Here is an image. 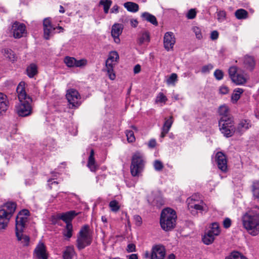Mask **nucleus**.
Returning a JSON list of instances; mask_svg holds the SVG:
<instances>
[{
    "instance_id": "nucleus-51",
    "label": "nucleus",
    "mask_w": 259,
    "mask_h": 259,
    "mask_svg": "<svg viewBox=\"0 0 259 259\" xmlns=\"http://www.w3.org/2000/svg\"><path fill=\"white\" fill-rule=\"evenodd\" d=\"M196 12L195 10L194 9H191L188 11L187 14V17L188 19H193L196 17Z\"/></svg>"
},
{
    "instance_id": "nucleus-30",
    "label": "nucleus",
    "mask_w": 259,
    "mask_h": 259,
    "mask_svg": "<svg viewBox=\"0 0 259 259\" xmlns=\"http://www.w3.org/2000/svg\"><path fill=\"white\" fill-rule=\"evenodd\" d=\"M74 255L75 251L73 246H67L63 252V258L64 259H72Z\"/></svg>"
},
{
    "instance_id": "nucleus-47",
    "label": "nucleus",
    "mask_w": 259,
    "mask_h": 259,
    "mask_svg": "<svg viewBox=\"0 0 259 259\" xmlns=\"http://www.w3.org/2000/svg\"><path fill=\"white\" fill-rule=\"evenodd\" d=\"M218 19L219 21L222 22L226 19V13L225 11H220L217 12Z\"/></svg>"
},
{
    "instance_id": "nucleus-9",
    "label": "nucleus",
    "mask_w": 259,
    "mask_h": 259,
    "mask_svg": "<svg viewBox=\"0 0 259 259\" xmlns=\"http://www.w3.org/2000/svg\"><path fill=\"white\" fill-rule=\"evenodd\" d=\"M11 32L15 38H20L26 33V26L23 23L15 21L12 25Z\"/></svg>"
},
{
    "instance_id": "nucleus-38",
    "label": "nucleus",
    "mask_w": 259,
    "mask_h": 259,
    "mask_svg": "<svg viewBox=\"0 0 259 259\" xmlns=\"http://www.w3.org/2000/svg\"><path fill=\"white\" fill-rule=\"evenodd\" d=\"M165 121L162 127V129L167 132H169L172 123L173 117L172 116H170L168 118H165Z\"/></svg>"
},
{
    "instance_id": "nucleus-37",
    "label": "nucleus",
    "mask_w": 259,
    "mask_h": 259,
    "mask_svg": "<svg viewBox=\"0 0 259 259\" xmlns=\"http://www.w3.org/2000/svg\"><path fill=\"white\" fill-rule=\"evenodd\" d=\"M244 90L241 88H237L234 90L231 96V100L233 102H236L240 98V95L243 93Z\"/></svg>"
},
{
    "instance_id": "nucleus-13",
    "label": "nucleus",
    "mask_w": 259,
    "mask_h": 259,
    "mask_svg": "<svg viewBox=\"0 0 259 259\" xmlns=\"http://www.w3.org/2000/svg\"><path fill=\"white\" fill-rule=\"evenodd\" d=\"M194 199L193 198H188L187 199V203L188 204V208L193 214H195L196 212L193 210L195 209L196 211H202L204 210L206 208V205L202 201L199 202H195Z\"/></svg>"
},
{
    "instance_id": "nucleus-35",
    "label": "nucleus",
    "mask_w": 259,
    "mask_h": 259,
    "mask_svg": "<svg viewBox=\"0 0 259 259\" xmlns=\"http://www.w3.org/2000/svg\"><path fill=\"white\" fill-rule=\"evenodd\" d=\"M150 34L148 31L143 32L138 39V43L140 45L149 42L150 41Z\"/></svg>"
},
{
    "instance_id": "nucleus-36",
    "label": "nucleus",
    "mask_w": 259,
    "mask_h": 259,
    "mask_svg": "<svg viewBox=\"0 0 259 259\" xmlns=\"http://www.w3.org/2000/svg\"><path fill=\"white\" fill-rule=\"evenodd\" d=\"M208 231L215 236H218L221 232L219 224L217 222L212 223L211 224L210 229Z\"/></svg>"
},
{
    "instance_id": "nucleus-24",
    "label": "nucleus",
    "mask_w": 259,
    "mask_h": 259,
    "mask_svg": "<svg viewBox=\"0 0 259 259\" xmlns=\"http://www.w3.org/2000/svg\"><path fill=\"white\" fill-rule=\"evenodd\" d=\"M94 150L91 149L90 154L88 158V167L92 171H95L97 169V165L94 158Z\"/></svg>"
},
{
    "instance_id": "nucleus-7",
    "label": "nucleus",
    "mask_w": 259,
    "mask_h": 259,
    "mask_svg": "<svg viewBox=\"0 0 259 259\" xmlns=\"http://www.w3.org/2000/svg\"><path fill=\"white\" fill-rule=\"evenodd\" d=\"M66 97L68 102L71 105L70 108L78 107L80 104V96L77 90L74 89H70L67 91Z\"/></svg>"
},
{
    "instance_id": "nucleus-4",
    "label": "nucleus",
    "mask_w": 259,
    "mask_h": 259,
    "mask_svg": "<svg viewBox=\"0 0 259 259\" xmlns=\"http://www.w3.org/2000/svg\"><path fill=\"white\" fill-rule=\"evenodd\" d=\"M145 160L143 154L137 151L134 153L132 157L130 170L133 177L139 176L144 168Z\"/></svg>"
},
{
    "instance_id": "nucleus-41",
    "label": "nucleus",
    "mask_w": 259,
    "mask_h": 259,
    "mask_svg": "<svg viewBox=\"0 0 259 259\" xmlns=\"http://www.w3.org/2000/svg\"><path fill=\"white\" fill-rule=\"evenodd\" d=\"M111 4L112 1L111 0H101L99 3V5L103 6L104 11L105 14L108 13L109 9Z\"/></svg>"
},
{
    "instance_id": "nucleus-60",
    "label": "nucleus",
    "mask_w": 259,
    "mask_h": 259,
    "mask_svg": "<svg viewBox=\"0 0 259 259\" xmlns=\"http://www.w3.org/2000/svg\"><path fill=\"white\" fill-rule=\"evenodd\" d=\"M156 142L155 140L151 139L149 141L148 146L150 148H154L156 146Z\"/></svg>"
},
{
    "instance_id": "nucleus-8",
    "label": "nucleus",
    "mask_w": 259,
    "mask_h": 259,
    "mask_svg": "<svg viewBox=\"0 0 259 259\" xmlns=\"http://www.w3.org/2000/svg\"><path fill=\"white\" fill-rule=\"evenodd\" d=\"M229 76L233 82L237 85H241L246 82V79L244 75L240 73L238 69L236 66H233L229 68Z\"/></svg>"
},
{
    "instance_id": "nucleus-29",
    "label": "nucleus",
    "mask_w": 259,
    "mask_h": 259,
    "mask_svg": "<svg viewBox=\"0 0 259 259\" xmlns=\"http://www.w3.org/2000/svg\"><path fill=\"white\" fill-rule=\"evenodd\" d=\"M37 67L34 63L30 64L26 68L27 74L30 78L33 77L37 74Z\"/></svg>"
},
{
    "instance_id": "nucleus-11",
    "label": "nucleus",
    "mask_w": 259,
    "mask_h": 259,
    "mask_svg": "<svg viewBox=\"0 0 259 259\" xmlns=\"http://www.w3.org/2000/svg\"><path fill=\"white\" fill-rule=\"evenodd\" d=\"M64 62L68 67H83L87 65L88 61L85 59L76 60L74 57L66 56L64 59Z\"/></svg>"
},
{
    "instance_id": "nucleus-52",
    "label": "nucleus",
    "mask_w": 259,
    "mask_h": 259,
    "mask_svg": "<svg viewBox=\"0 0 259 259\" xmlns=\"http://www.w3.org/2000/svg\"><path fill=\"white\" fill-rule=\"evenodd\" d=\"M212 68H213V66L210 64H209L204 65L202 67L201 72L204 73H207V72H209V71L210 70H211Z\"/></svg>"
},
{
    "instance_id": "nucleus-45",
    "label": "nucleus",
    "mask_w": 259,
    "mask_h": 259,
    "mask_svg": "<svg viewBox=\"0 0 259 259\" xmlns=\"http://www.w3.org/2000/svg\"><path fill=\"white\" fill-rule=\"evenodd\" d=\"M231 259H247L245 256L238 251L232 252L229 256Z\"/></svg>"
},
{
    "instance_id": "nucleus-48",
    "label": "nucleus",
    "mask_w": 259,
    "mask_h": 259,
    "mask_svg": "<svg viewBox=\"0 0 259 259\" xmlns=\"http://www.w3.org/2000/svg\"><path fill=\"white\" fill-rule=\"evenodd\" d=\"M214 76L217 80H221L224 76L223 72L220 69H217L214 72Z\"/></svg>"
},
{
    "instance_id": "nucleus-49",
    "label": "nucleus",
    "mask_w": 259,
    "mask_h": 259,
    "mask_svg": "<svg viewBox=\"0 0 259 259\" xmlns=\"http://www.w3.org/2000/svg\"><path fill=\"white\" fill-rule=\"evenodd\" d=\"M177 77L178 76L176 73H172L167 79L166 82L168 84L173 83L177 80Z\"/></svg>"
},
{
    "instance_id": "nucleus-3",
    "label": "nucleus",
    "mask_w": 259,
    "mask_h": 259,
    "mask_svg": "<svg viewBox=\"0 0 259 259\" xmlns=\"http://www.w3.org/2000/svg\"><path fill=\"white\" fill-rule=\"evenodd\" d=\"M177 218L176 212L174 209L170 208L163 209L160 220L162 229L165 231H169L174 229L176 226Z\"/></svg>"
},
{
    "instance_id": "nucleus-28",
    "label": "nucleus",
    "mask_w": 259,
    "mask_h": 259,
    "mask_svg": "<svg viewBox=\"0 0 259 259\" xmlns=\"http://www.w3.org/2000/svg\"><path fill=\"white\" fill-rule=\"evenodd\" d=\"M119 59V55L116 51H111L110 52L108 58L106 62V65H113V63H115Z\"/></svg>"
},
{
    "instance_id": "nucleus-23",
    "label": "nucleus",
    "mask_w": 259,
    "mask_h": 259,
    "mask_svg": "<svg viewBox=\"0 0 259 259\" xmlns=\"http://www.w3.org/2000/svg\"><path fill=\"white\" fill-rule=\"evenodd\" d=\"M77 215L75 211H69L61 214L59 218L66 223V224H71L72 219Z\"/></svg>"
},
{
    "instance_id": "nucleus-39",
    "label": "nucleus",
    "mask_w": 259,
    "mask_h": 259,
    "mask_svg": "<svg viewBox=\"0 0 259 259\" xmlns=\"http://www.w3.org/2000/svg\"><path fill=\"white\" fill-rule=\"evenodd\" d=\"M3 52L4 53V55L11 61H15L16 60V57L13 51L9 49H5Z\"/></svg>"
},
{
    "instance_id": "nucleus-54",
    "label": "nucleus",
    "mask_w": 259,
    "mask_h": 259,
    "mask_svg": "<svg viewBox=\"0 0 259 259\" xmlns=\"http://www.w3.org/2000/svg\"><path fill=\"white\" fill-rule=\"evenodd\" d=\"M134 219L135 221V224L137 226H140L142 223V220L141 217L139 215H135L134 216Z\"/></svg>"
},
{
    "instance_id": "nucleus-12",
    "label": "nucleus",
    "mask_w": 259,
    "mask_h": 259,
    "mask_svg": "<svg viewBox=\"0 0 259 259\" xmlns=\"http://www.w3.org/2000/svg\"><path fill=\"white\" fill-rule=\"evenodd\" d=\"M21 216L22 214H18L16 218V235L19 241L21 239L22 233L28 221L27 218H23Z\"/></svg>"
},
{
    "instance_id": "nucleus-53",
    "label": "nucleus",
    "mask_w": 259,
    "mask_h": 259,
    "mask_svg": "<svg viewBox=\"0 0 259 259\" xmlns=\"http://www.w3.org/2000/svg\"><path fill=\"white\" fill-rule=\"evenodd\" d=\"M232 221L230 219L226 218L223 221V226L225 228H229L231 225Z\"/></svg>"
},
{
    "instance_id": "nucleus-1",
    "label": "nucleus",
    "mask_w": 259,
    "mask_h": 259,
    "mask_svg": "<svg viewBox=\"0 0 259 259\" xmlns=\"http://www.w3.org/2000/svg\"><path fill=\"white\" fill-rule=\"evenodd\" d=\"M25 83L21 81L16 89L19 104L16 106V110L20 116L25 117L32 113V98L27 94L25 90Z\"/></svg>"
},
{
    "instance_id": "nucleus-18",
    "label": "nucleus",
    "mask_w": 259,
    "mask_h": 259,
    "mask_svg": "<svg viewBox=\"0 0 259 259\" xmlns=\"http://www.w3.org/2000/svg\"><path fill=\"white\" fill-rule=\"evenodd\" d=\"M123 29V25L119 23H115L112 26L111 35L114 42L117 44L120 42L119 35L122 33Z\"/></svg>"
},
{
    "instance_id": "nucleus-26",
    "label": "nucleus",
    "mask_w": 259,
    "mask_h": 259,
    "mask_svg": "<svg viewBox=\"0 0 259 259\" xmlns=\"http://www.w3.org/2000/svg\"><path fill=\"white\" fill-rule=\"evenodd\" d=\"M244 64L247 69L252 70L255 66V63L253 58L246 56L244 59Z\"/></svg>"
},
{
    "instance_id": "nucleus-17",
    "label": "nucleus",
    "mask_w": 259,
    "mask_h": 259,
    "mask_svg": "<svg viewBox=\"0 0 259 259\" xmlns=\"http://www.w3.org/2000/svg\"><path fill=\"white\" fill-rule=\"evenodd\" d=\"M176 42V39L172 32H167L165 33L163 38L164 48L169 51L172 49Z\"/></svg>"
},
{
    "instance_id": "nucleus-19",
    "label": "nucleus",
    "mask_w": 259,
    "mask_h": 259,
    "mask_svg": "<svg viewBox=\"0 0 259 259\" xmlns=\"http://www.w3.org/2000/svg\"><path fill=\"white\" fill-rule=\"evenodd\" d=\"M251 127V123L250 120L242 119L237 124L236 127V133L242 135L246 131Z\"/></svg>"
},
{
    "instance_id": "nucleus-6",
    "label": "nucleus",
    "mask_w": 259,
    "mask_h": 259,
    "mask_svg": "<svg viewBox=\"0 0 259 259\" xmlns=\"http://www.w3.org/2000/svg\"><path fill=\"white\" fill-rule=\"evenodd\" d=\"M234 118H229L227 120L220 119L219 121V128L223 135L229 138L236 133V127L234 126Z\"/></svg>"
},
{
    "instance_id": "nucleus-43",
    "label": "nucleus",
    "mask_w": 259,
    "mask_h": 259,
    "mask_svg": "<svg viewBox=\"0 0 259 259\" xmlns=\"http://www.w3.org/2000/svg\"><path fill=\"white\" fill-rule=\"evenodd\" d=\"M106 71L109 78L111 80H114L115 78V74L113 72V65H106Z\"/></svg>"
},
{
    "instance_id": "nucleus-62",
    "label": "nucleus",
    "mask_w": 259,
    "mask_h": 259,
    "mask_svg": "<svg viewBox=\"0 0 259 259\" xmlns=\"http://www.w3.org/2000/svg\"><path fill=\"white\" fill-rule=\"evenodd\" d=\"M130 23L133 27H136L138 24V21L137 19H132L130 20Z\"/></svg>"
},
{
    "instance_id": "nucleus-58",
    "label": "nucleus",
    "mask_w": 259,
    "mask_h": 259,
    "mask_svg": "<svg viewBox=\"0 0 259 259\" xmlns=\"http://www.w3.org/2000/svg\"><path fill=\"white\" fill-rule=\"evenodd\" d=\"M219 37V33L217 31L214 30L210 34V38L212 40H216Z\"/></svg>"
},
{
    "instance_id": "nucleus-40",
    "label": "nucleus",
    "mask_w": 259,
    "mask_h": 259,
    "mask_svg": "<svg viewBox=\"0 0 259 259\" xmlns=\"http://www.w3.org/2000/svg\"><path fill=\"white\" fill-rule=\"evenodd\" d=\"M167 100V97L164 95L163 93H159L156 97L155 103L156 104H165Z\"/></svg>"
},
{
    "instance_id": "nucleus-55",
    "label": "nucleus",
    "mask_w": 259,
    "mask_h": 259,
    "mask_svg": "<svg viewBox=\"0 0 259 259\" xmlns=\"http://www.w3.org/2000/svg\"><path fill=\"white\" fill-rule=\"evenodd\" d=\"M136 250V246L134 244L131 243L128 244L126 248V251L128 252H134Z\"/></svg>"
},
{
    "instance_id": "nucleus-56",
    "label": "nucleus",
    "mask_w": 259,
    "mask_h": 259,
    "mask_svg": "<svg viewBox=\"0 0 259 259\" xmlns=\"http://www.w3.org/2000/svg\"><path fill=\"white\" fill-rule=\"evenodd\" d=\"M22 242L24 243L25 245H27L29 242V237L27 235H23L22 233L21 239Z\"/></svg>"
},
{
    "instance_id": "nucleus-34",
    "label": "nucleus",
    "mask_w": 259,
    "mask_h": 259,
    "mask_svg": "<svg viewBox=\"0 0 259 259\" xmlns=\"http://www.w3.org/2000/svg\"><path fill=\"white\" fill-rule=\"evenodd\" d=\"M73 226L72 224H66L65 228L63 230V235L66 239H70L72 236Z\"/></svg>"
},
{
    "instance_id": "nucleus-14",
    "label": "nucleus",
    "mask_w": 259,
    "mask_h": 259,
    "mask_svg": "<svg viewBox=\"0 0 259 259\" xmlns=\"http://www.w3.org/2000/svg\"><path fill=\"white\" fill-rule=\"evenodd\" d=\"M165 253L164 246L161 244L155 245L152 248L150 259H164Z\"/></svg>"
},
{
    "instance_id": "nucleus-15",
    "label": "nucleus",
    "mask_w": 259,
    "mask_h": 259,
    "mask_svg": "<svg viewBox=\"0 0 259 259\" xmlns=\"http://www.w3.org/2000/svg\"><path fill=\"white\" fill-rule=\"evenodd\" d=\"M34 255L37 259H48L46 247L42 242H39L34 250Z\"/></svg>"
},
{
    "instance_id": "nucleus-59",
    "label": "nucleus",
    "mask_w": 259,
    "mask_h": 259,
    "mask_svg": "<svg viewBox=\"0 0 259 259\" xmlns=\"http://www.w3.org/2000/svg\"><path fill=\"white\" fill-rule=\"evenodd\" d=\"M18 214H22V217L23 218H27V217L29 215V212L27 209H23L20 211Z\"/></svg>"
},
{
    "instance_id": "nucleus-20",
    "label": "nucleus",
    "mask_w": 259,
    "mask_h": 259,
    "mask_svg": "<svg viewBox=\"0 0 259 259\" xmlns=\"http://www.w3.org/2000/svg\"><path fill=\"white\" fill-rule=\"evenodd\" d=\"M218 113L221 116L220 119L227 120L229 118H233V116L230 113L229 107L226 105H223L220 106L218 109Z\"/></svg>"
},
{
    "instance_id": "nucleus-21",
    "label": "nucleus",
    "mask_w": 259,
    "mask_h": 259,
    "mask_svg": "<svg viewBox=\"0 0 259 259\" xmlns=\"http://www.w3.org/2000/svg\"><path fill=\"white\" fill-rule=\"evenodd\" d=\"M9 101L7 96L0 92V116L3 115L8 110Z\"/></svg>"
},
{
    "instance_id": "nucleus-16",
    "label": "nucleus",
    "mask_w": 259,
    "mask_h": 259,
    "mask_svg": "<svg viewBox=\"0 0 259 259\" xmlns=\"http://www.w3.org/2000/svg\"><path fill=\"white\" fill-rule=\"evenodd\" d=\"M218 168L223 172L227 170V161L225 155L222 152H218L215 156Z\"/></svg>"
},
{
    "instance_id": "nucleus-32",
    "label": "nucleus",
    "mask_w": 259,
    "mask_h": 259,
    "mask_svg": "<svg viewBox=\"0 0 259 259\" xmlns=\"http://www.w3.org/2000/svg\"><path fill=\"white\" fill-rule=\"evenodd\" d=\"M251 190L254 199L259 200V181L252 183Z\"/></svg>"
},
{
    "instance_id": "nucleus-2",
    "label": "nucleus",
    "mask_w": 259,
    "mask_h": 259,
    "mask_svg": "<svg viewBox=\"0 0 259 259\" xmlns=\"http://www.w3.org/2000/svg\"><path fill=\"white\" fill-rule=\"evenodd\" d=\"M243 227L247 232L255 236L259 234V207L255 206L246 212L242 217Z\"/></svg>"
},
{
    "instance_id": "nucleus-22",
    "label": "nucleus",
    "mask_w": 259,
    "mask_h": 259,
    "mask_svg": "<svg viewBox=\"0 0 259 259\" xmlns=\"http://www.w3.org/2000/svg\"><path fill=\"white\" fill-rule=\"evenodd\" d=\"M16 208V204L12 202H8L0 207V209L5 210L8 216L11 217L14 213Z\"/></svg>"
},
{
    "instance_id": "nucleus-61",
    "label": "nucleus",
    "mask_w": 259,
    "mask_h": 259,
    "mask_svg": "<svg viewBox=\"0 0 259 259\" xmlns=\"http://www.w3.org/2000/svg\"><path fill=\"white\" fill-rule=\"evenodd\" d=\"M0 214H1V215L3 214V215H2V216H1L2 218H8V220H10L11 218V217L8 216V214H7V213L5 211V210H2L1 209H0Z\"/></svg>"
},
{
    "instance_id": "nucleus-27",
    "label": "nucleus",
    "mask_w": 259,
    "mask_h": 259,
    "mask_svg": "<svg viewBox=\"0 0 259 259\" xmlns=\"http://www.w3.org/2000/svg\"><path fill=\"white\" fill-rule=\"evenodd\" d=\"M124 7L128 11L132 13H136L139 11V5L134 2H127L123 4Z\"/></svg>"
},
{
    "instance_id": "nucleus-50",
    "label": "nucleus",
    "mask_w": 259,
    "mask_h": 259,
    "mask_svg": "<svg viewBox=\"0 0 259 259\" xmlns=\"http://www.w3.org/2000/svg\"><path fill=\"white\" fill-rule=\"evenodd\" d=\"M193 31L195 33V35L198 39H200L202 38V35L199 28L194 27L193 28Z\"/></svg>"
},
{
    "instance_id": "nucleus-46",
    "label": "nucleus",
    "mask_w": 259,
    "mask_h": 259,
    "mask_svg": "<svg viewBox=\"0 0 259 259\" xmlns=\"http://www.w3.org/2000/svg\"><path fill=\"white\" fill-rule=\"evenodd\" d=\"M153 165L156 171H161L163 168V163L158 160L154 161Z\"/></svg>"
},
{
    "instance_id": "nucleus-25",
    "label": "nucleus",
    "mask_w": 259,
    "mask_h": 259,
    "mask_svg": "<svg viewBox=\"0 0 259 259\" xmlns=\"http://www.w3.org/2000/svg\"><path fill=\"white\" fill-rule=\"evenodd\" d=\"M141 17L144 20L151 23L153 25L155 26L158 25L156 18L154 15L148 12H144L142 14Z\"/></svg>"
},
{
    "instance_id": "nucleus-44",
    "label": "nucleus",
    "mask_w": 259,
    "mask_h": 259,
    "mask_svg": "<svg viewBox=\"0 0 259 259\" xmlns=\"http://www.w3.org/2000/svg\"><path fill=\"white\" fill-rule=\"evenodd\" d=\"M125 134L127 138V141L129 143H133L135 141L136 138L133 131L131 130H126Z\"/></svg>"
},
{
    "instance_id": "nucleus-63",
    "label": "nucleus",
    "mask_w": 259,
    "mask_h": 259,
    "mask_svg": "<svg viewBox=\"0 0 259 259\" xmlns=\"http://www.w3.org/2000/svg\"><path fill=\"white\" fill-rule=\"evenodd\" d=\"M141 71V66L140 65H136L134 68V72L135 74L138 73Z\"/></svg>"
},
{
    "instance_id": "nucleus-42",
    "label": "nucleus",
    "mask_w": 259,
    "mask_h": 259,
    "mask_svg": "<svg viewBox=\"0 0 259 259\" xmlns=\"http://www.w3.org/2000/svg\"><path fill=\"white\" fill-rule=\"evenodd\" d=\"M109 206L111 210L114 212H117L120 207L119 202L115 200L111 201L109 204Z\"/></svg>"
},
{
    "instance_id": "nucleus-64",
    "label": "nucleus",
    "mask_w": 259,
    "mask_h": 259,
    "mask_svg": "<svg viewBox=\"0 0 259 259\" xmlns=\"http://www.w3.org/2000/svg\"><path fill=\"white\" fill-rule=\"evenodd\" d=\"M118 6L116 5H114L111 9V13H117L118 12Z\"/></svg>"
},
{
    "instance_id": "nucleus-10",
    "label": "nucleus",
    "mask_w": 259,
    "mask_h": 259,
    "mask_svg": "<svg viewBox=\"0 0 259 259\" xmlns=\"http://www.w3.org/2000/svg\"><path fill=\"white\" fill-rule=\"evenodd\" d=\"M55 29V27L52 24L51 18L48 17L44 19L43 21V30L45 39H49L54 35Z\"/></svg>"
},
{
    "instance_id": "nucleus-57",
    "label": "nucleus",
    "mask_w": 259,
    "mask_h": 259,
    "mask_svg": "<svg viewBox=\"0 0 259 259\" xmlns=\"http://www.w3.org/2000/svg\"><path fill=\"white\" fill-rule=\"evenodd\" d=\"M229 92V89L226 86H222L220 88V93L221 94H226Z\"/></svg>"
},
{
    "instance_id": "nucleus-31",
    "label": "nucleus",
    "mask_w": 259,
    "mask_h": 259,
    "mask_svg": "<svg viewBox=\"0 0 259 259\" xmlns=\"http://www.w3.org/2000/svg\"><path fill=\"white\" fill-rule=\"evenodd\" d=\"M216 236L207 231L202 237V241L206 245H209L213 243Z\"/></svg>"
},
{
    "instance_id": "nucleus-5",
    "label": "nucleus",
    "mask_w": 259,
    "mask_h": 259,
    "mask_svg": "<svg viewBox=\"0 0 259 259\" xmlns=\"http://www.w3.org/2000/svg\"><path fill=\"white\" fill-rule=\"evenodd\" d=\"M92 242V237L89 232V227L84 225L80 229L76 239V247L79 250H82L89 246Z\"/></svg>"
},
{
    "instance_id": "nucleus-33",
    "label": "nucleus",
    "mask_w": 259,
    "mask_h": 259,
    "mask_svg": "<svg viewBox=\"0 0 259 259\" xmlns=\"http://www.w3.org/2000/svg\"><path fill=\"white\" fill-rule=\"evenodd\" d=\"M235 16L237 19H245L248 18V13L244 9H239L235 11Z\"/></svg>"
}]
</instances>
